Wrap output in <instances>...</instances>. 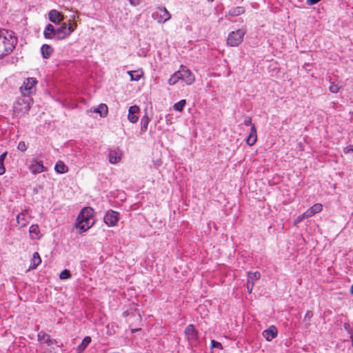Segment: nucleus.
Returning a JSON list of instances; mask_svg holds the SVG:
<instances>
[{"label": "nucleus", "mask_w": 353, "mask_h": 353, "mask_svg": "<svg viewBox=\"0 0 353 353\" xmlns=\"http://www.w3.org/2000/svg\"><path fill=\"white\" fill-rule=\"evenodd\" d=\"M54 170L57 173L59 174H63L68 171V167L61 161H59L57 162L54 166Z\"/></svg>", "instance_id": "nucleus-24"}, {"label": "nucleus", "mask_w": 353, "mask_h": 353, "mask_svg": "<svg viewBox=\"0 0 353 353\" xmlns=\"http://www.w3.org/2000/svg\"><path fill=\"white\" fill-rule=\"evenodd\" d=\"M184 333L189 344L191 346L196 345L198 343V332L192 324H190L185 327Z\"/></svg>", "instance_id": "nucleus-8"}, {"label": "nucleus", "mask_w": 353, "mask_h": 353, "mask_svg": "<svg viewBox=\"0 0 353 353\" xmlns=\"http://www.w3.org/2000/svg\"><path fill=\"white\" fill-rule=\"evenodd\" d=\"M17 149L20 151L25 152L27 150V146L24 141H20L17 145Z\"/></svg>", "instance_id": "nucleus-36"}, {"label": "nucleus", "mask_w": 353, "mask_h": 353, "mask_svg": "<svg viewBox=\"0 0 353 353\" xmlns=\"http://www.w3.org/2000/svg\"><path fill=\"white\" fill-rule=\"evenodd\" d=\"M94 112L99 113L101 117H105L108 112V106L104 103H101L94 110Z\"/></svg>", "instance_id": "nucleus-25"}, {"label": "nucleus", "mask_w": 353, "mask_h": 353, "mask_svg": "<svg viewBox=\"0 0 353 353\" xmlns=\"http://www.w3.org/2000/svg\"><path fill=\"white\" fill-rule=\"evenodd\" d=\"M29 232L32 239H39L41 237L40 230L37 225H32L30 227Z\"/></svg>", "instance_id": "nucleus-23"}, {"label": "nucleus", "mask_w": 353, "mask_h": 353, "mask_svg": "<svg viewBox=\"0 0 353 353\" xmlns=\"http://www.w3.org/2000/svg\"><path fill=\"white\" fill-rule=\"evenodd\" d=\"M75 26H72L71 24L67 25L65 23H63L61 27L56 28L55 32V38L57 40L64 39L74 31Z\"/></svg>", "instance_id": "nucleus-6"}, {"label": "nucleus", "mask_w": 353, "mask_h": 353, "mask_svg": "<svg viewBox=\"0 0 353 353\" xmlns=\"http://www.w3.org/2000/svg\"><path fill=\"white\" fill-rule=\"evenodd\" d=\"M128 74L130 77L131 81H139L141 78V75L139 74H134L133 71H128Z\"/></svg>", "instance_id": "nucleus-33"}, {"label": "nucleus", "mask_w": 353, "mask_h": 353, "mask_svg": "<svg viewBox=\"0 0 353 353\" xmlns=\"http://www.w3.org/2000/svg\"><path fill=\"white\" fill-rule=\"evenodd\" d=\"M314 215L311 208L307 210L304 213L302 214V216H305L306 219Z\"/></svg>", "instance_id": "nucleus-35"}, {"label": "nucleus", "mask_w": 353, "mask_h": 353, "mask_svg": "<svg viewBox=\"0 0 353 353\" xmlns=\"http://www.w3.org/2000/svg\"><path fill=\"white\" fill-rule=\"evenodd\" d=\"M351 339H352V346H353V334L351 336Z\"/></svg>", "instance_id": "nucleus-47"}, {"label": "nucleus", "mask_w": 353, "mask_h": 353, "mask_svg": "<svg viewBox=\"0 0 353 353\" xmlns=\"http://www.w3.org/2000/svg\"><path fill=\"white\" fill-rule=\"evenodd\" d=\"M256 129L254 125H252L250 131L249 137L246 140V143L248 145L252 146L256 143Z\"/></svg>", "instance_id": "nucleus-18"}, {"label": "nucleus", "mask_w": 353, "mask_h": 353, "mask_svg": "<svg viewBox=\"0 0 353 353\" xmlns=\"http://www.w3.org/2000/svg\"><path fill=\"white\" fill-rule=\"evenodd\" d=\"M185 104H186V101L185 99H182L180 101H179L178 103H176L173 105V108L176 111L181 112V111H182L183 110Z\"/></svg>", "instance_id": "nucleus-30"}, {"label": "nucleus", "mask_w": 353, "mask_h": 353, "mask_svg": "<svg viewBox=\"0 0 353 353\" xmlns=\"http://www.w3.org/2000/svg\"><path fill=\"white\" fill-rule=\"evenodd\" d=\"M343 152L345 154H348L350 152H353V145H350L344 148Z\"/></svg>", "instance_id": "nucleus-39"}, {"label": "nucleus", "mask_w": 353, "mask_h": 353, "mask_svg": "<svg viewBox=\"0 0 353 353\" xmlns=\"http://www.w3.org/2000/svg\"><path fill=\"white\" fill-rule=\"evenodd\" d=\"M277 329L274 325H271L268 329L265 330L262 334L263 336L268 341H271L277 336Z\"/></svg>", "instance_id": "nucleus-15"}, {"label": "nucleus", "mask_w": 353, "mask_h": 353, "mask_svg": "<svg viewBox=\"0 0 353 353\" xmlns=\"http://www.w3.org/2000/svg\"><path fill=\"white\" fill-rule=\"evenodd\" d=\"M17 43L12 31L0 29V59L12 52Z\"/></svg>", "instance_id": "nucleus-1"}, {"label": "nucleus", "mask_w": 353, "mask_h": 353, "mask_svg": "<svg viewBox=\"0 0 353 353\" xmlns=\"http://www.w3.org/2000/svg\"><path fill=\"white\" fill-rule=\"evenodd\" d=\"M211 347L212 348L217 347V348L221 349L222 345L221 343H219L216 341L212 340L211 341Z\"/></svg>", "instance_id": "nucleus-37"}, {"label": "nucleus", "mask_w": 353, "mask_h": 353, "mask_svg": "<svg viewBox=\"0 0 353 353\" xmlns=\"http://www.w3.org/2000/svg\"><path fill=\"white\" fill-rule=\"evenodd\" d=\"M56 28L52 24H48L43 31V36L46 39L55 38Z\"/></svg>", "instance_id": "nucleus-19"}, {"label": "nucleus", "mask_w": 353, "mask_h": 353, "mask_svg": "<svg viewBox=\"0 0 353 353\" xmlns=\"http://www.w3.org/2000/svg\"><path fill=\"white\" fill-rule=\"evenodd\" d=\"M244 12H245L244 8L241 7V6H239V7H236V8H233L230 9L228 11V14L229 16H232V17H236V16H239V15L243 14Z\"/></svg>", "instance_id": "nucleus-26"}, {"label": "nucleus", "mask_w": 353, "mask_h": 353, "mask_svg": "<svg viewBox=\"0 0 353 353\" xmlns=\"http://www.w3.org/2000/svg\"><path fill=\"white\" fill-rule=\"evenodd\" d=\"M30 170L33 174H39L46 171V168L43 165V161H33L30 165Z\"/></svg>", "instance_id": "nucleus-16"}, {"label": "nucleus", "mask_w": 353, "mask_h": 353, "mask_svg": "<svg viewBox=\"0 0 353 353\" xmlns=\"http://www.w3.org/2000/svg\"><path fill=\"white\" fill-rule=\"evenodd\" d=\"M91 341L92 339L90 336H85L81 341V344L77 347V353H83Z\"/></svg>", "instance_id": "nucleus-21"}, {"label": "nucleus", "mask_w": 353, "mask_h": 353, "mask_svg": "<svg viewBox=\"0 0 353 353\" xmlns=\"http://www.w3.org/2000/svg\"><path fill=\"white\" fill-rule=\"evenodd\" d=\"M94 210L90 207L83 208L79 214L75 223L76 228L85 232L94 224Z\"/></svg>", "instance_id": "nucleus-2"}, {"label": "nucleus", "mask_w": 353, "mask_h": 353, "mask_svg": "<svg viewBox=\"0 0 353 353\" xmlns=\"http://www.w3.org/2000/svg\"><path fill=\"white\" fill-rule=\"evenodd\" d=\"M41 52L44 59H48L53 52V48L48 44H43L41 48Z\"/></svg>", "instance_id": "nucleus-22"}, {"label": "nucleus", "mask_w": 353, "mask_h": 353, "mask_svg": "<svg viewBox=\"0 0 353 353\" xmlns=\"http://www.w3.org/2000/svg\"><path fill=\"white\" fill-rule=\"evenodd\" d=\"M41 263V259L38 252H34L30 260L29 270H34Z\"/></svg>", "instance_id": "nucleus-20"}, {"label": "nucleus", "mask_w": 353, "mask_h": 353, "mask_svg": "<svg viewBox=\"0 0 353 353\" xmlns=\"http://www.w3.org/2000/svg\"><path fill=\"white\" fill-rule=\"evenodd\" d=\"M119 219V214L114 210H108L106 212L103 221L109 227L115 226Z\"/></svg>", "instance_id": "nucleus-9"}, {"label": "nucleus", "mask_w": 353, "mask_h": 353, "mask_svg": "<svg viewBox=\"0 0 353 353\" xmlns=\"http://www.w3.org/2000/svg\"><path fill=\"white\" fill-rule=\"evenodd\" d=\"M261 278V273L259 272H248L247 278V290L249 293H251L254 285V282Z\"/></svg>", "instance_id": "nucleus-11"}, {"label": "nucleus", "mask_w": 353, "mask_h": 353, "mask_svg": "<svg viewBox=\"0 0 353 353\" xmlns=\"http://www.w3.org/2000/svg\"><path fill=\"white\" fill-rule=\"evenodd\" d=\"M245 34L246 30L244 28H240L236 30L232 31L229 33L227 39L228 45L232 47H236L239 46L242 43Z\"/></svg>", "instance_id": "nucleus-4"}, {"label": "nucleus", "mask_w": 353, "mask_h": 353, "mask_svg": "<svg viewBox=\"0 0 353 353\" xmlns=\"http://www.w3.org/2000/svg\"><path fill=\"white\" fill-rule=\"evenodd\" d=\"M313 212L315 214L316 213H319L320 212L322 209H323V206L321 203H316L314 205H313L312 207H311Z\"/></svg>", "instance_id": "nucleus-32"}, {"label": "nucleus", "mask_w": 353, "mask_h": 353, "mask_svg": "<svg viewBox=\"0 0 353 353\" xmlns=\"http://www.w3.org/2000/svg\"><path fill=\"white\" fill-rule=\"evenodd\" d=\"M71 277L70 272L68 270H63L59 274V279L61 280L67 279Z\"/></svg>", "instance_id": "nucleus-31"}, {"label": "nucleus", "mask_w": 353, "mask_h": 353, "mask_svg": "<svg viewBox=\"0 0 353 353\" xmlns=\"http://www.w3.org/2000/svg\"><path fill=\"white\" fill-rule=\"evenodd\" d=\"M6 172L4 167V162L0 161V175H2Z\"/></svg>", "instance_id": "nucleus-41"}, {"label": "nucleus", "mask_w": 353, "mask_h": 353, "mask_svg": "<svg viewBox=\"0 0 353 353\" xmlns=\"http://www.w3.org/2000/svg\"><path fill=\"white\" fill-rule=\"evenodd\" d=\"M150 118L147 114H145L141 121V133H143L147 130Z\"/></svg>", "instance_id": "nucleus-27"}, {"label": "nucleus", "mask_w": 353, "mask_h": 353, "mask_svg": "<svg viewBox=\"0 0 353 353\" xmlns=\"http://www.w3.org/2000/svg\"><path fill=\"white\" fill-rule=\"evenodd\" d=\"M26 214V211H24L19 214L17 216V221L19 224H21V227H24L26 225L25 221Z\"/></svg>", "instance_id": "nucleus-29"}, {"label": "nucleus", "mask_w": 353, "mask_h": 353, "mask_svg": "<svg viewBox=\"0 0 353 353\" xmlns=\"http://www.w3.org/2000/svg\"><path fill=\"white\" fill-rule=\"evenodd\" d=\"M140 111V108L137 105L130 106L128 110V119L130 122L132 123H135L137 122L139 119V113Z\"/></svg>", "instance_id": "nucleus-14"}, {"label": "nucleus", "mask_w": 353, "mask_h": 353, "mask_svg": "<svg viewBox=\"0 0 353 353\" xmlns=\"http://www.w3.org/2000/svg\"><path fill=\"white\" fill-rule=\"evenodd\" d=\"M321 0H306V3L308 6H313L321 1Z\"/></svg>", "instance_id": "nucleus-40"}, {"label": "nucleus", "mask_w": 353, "mask_h": 353, "mask_svg": "<svg viewBox=\"0 0 353 353\" xmlns=\"http://www.w3.org/2000/svg\"><path fill=\"white\" fill-rule=\"evenodd\" d=\"M180 75H181V74L179 72V70L175 72L170 77V78L168 80L169 85H175L179 81V80L181 79V76Z\"/></svg>", "instance_id": "nucleus-28"}, {"label": "nucleus", "mask_w": 353, "mask_h": 353, "mask_svg": "<svg viewBox=\"0 0 353 353\" xmlns=\"http://www.w3.org/2000/svg\"><path fill=\"white\" fill-rule=\"evenodd\" d=\"M312 316V312L311 311H307L304 316L305 320H310Z\"/></svg>", "instance_id": "nucleus-42"}, {"label": "nucleus", "mask_w": 353, "mask_h": 353, "mask_svg": "<svg viewBox=\"0 0 353 353\" xmlns=\"http://www.w3.org/2000/svg\"><path fill=\"white\" fill-rule=\"evenodd\" d=\"M329 90L332 93H337L339 90V86L334 83H330Z\"/></svg>", "instance_id": "nucleus-34"}, {"label": "nucleus", "mask_w": 353, "mask_h": 353, "mask_svg": "<svg viewBox=\"0 0 353 353\" xmlns=\"http://www.w3.org/2000/svg\"><path fill=\"white\" fill-rule=\"evenodd\" d=\"M37 81L35 78H28L20 87V90L23 97H28L36 92Z\"/></svg>", "instance_id": "nucleus-5"}, {"label": "nucleus", "mask_w": 353, "mask_h": 353, "mask_svg": "<svg viewBox=\"0 0 353 353\" xmlns=\"http://www.w3.org/2000/svg\"><path fill=\"white\" fill-rule=\"evenodd\" d=\"M130 5L137 6L140 3V0H128Z\"/></svg>", "instance_id": "nucleus-43"}, {"label": "nucleus", "mask_w": 353, "mask_h": 353, "mask_svg": "<svg viewBox=\"0 0 353 353\" xmlns=\"http://www.w3.org/2000/svg\"><path fill=\"white\" fill-rule=\"evenodd\" d=\"M108 157L110 163L116 164L121 160L122 152L119 149L110 150L108 154Z\"/></svg>", "instance_id": "nucleus-13"}, {"label": "nucleus", "mask_w": 353, "mask_h": 353, "mask_svg": "<svg viewBox=\"0 0 353 353\" xmlns=\"http://www.w3.org/2000/svg\"><path fill=\"white\" fill-rule=\"evenodd\" d=\"M152 17L158 23H162L170 20L171 18V14L165 8L159 7L152 13Z\"/></svg>", "instance_id": "nucleus-7"}, {"label": "nucleus", "mask_w": 353, "mask_h": 353, "mask_svg": "<svg viewBox=\"0 0 353 353\" xmlns=\"http://www.w3.org/2000/svg\"><path fill=\"white\" fill-rule=\"evenodd\" d=\"M243 123H244V125H245L247 126H249V125L252 126L253 124L252 123V119H251V117H247L245 119V120L243 121Z\"/></svg>", "instance_id": "nucleus-38"}, {"label": "nucleus", "mask_w": 353, "mask_h": 353, "mask_svg": "<svg viewBox=\"0 0 353 353\" xmlns=\"http://www.w3.org/2000/svg\"><path fill=\"white\" fill-rule=\"evenodd\" d=\"M37 339L41 344H46L48 346L57 343L55 339H51L50 336L46 332L41 331L37 335Z\"/></svg>", "instance_id": "nucleus-12"}, {"label": "nucleus", "mask_w": 353, "mask_h": 353, "mask_svg": "<svg viewBox=\"0 0 353 353\" xmlns=\"http://www.w3.org/2000/svg\"><path fill=\"white\" fill-rule=\"evenodd\" d=\"M7 154H8L7 152H5L0 155V161L4 162V160L7 156Z\"/></svg>", "instance_id": "nucleus-45"}, {"label": "nucleus", "mask_w": 353, "mask_h": 353, "mask_svg": "<svg viewBox=\"0 0 353 353\" xmlns=\"http://www.w3.org/2000/svg\"><path fill=\"white\" fill-rule=\"evenodd\" d=\"M304 219H306L305 216H302V214L299 215L295 220L294 224L299 223L302 221Z\"/></svg>", "instance_id": "nucleus-44"}, {"label": "nucleus", "mask_w": 353, "mask_h": 353, "mask_svg": "<svg viewBox=\"0 0 353 353\" xmlns=\"http://www.w3.org/2000/svg\"><path fill=\"white\" fill-rule=\"evenodd\" d=\"M49 19L53 23L57 24L63 20L62 15L56 10H52L49 12Z\"/></svg>", "instance_id": "nucleus-17"}, {"label": "nucleus", "mask_w": 353, "mask_h": 353, "mask_svg": "<svg viewBox=\"0 0 353 353\" xmlns=\"http://www.w3.org/2000/svg\"><path fill=\"white\" fill-rule=\"evenodd\" d=\"M350 293H351L352 294H353V283H352V286H351V288H350Z\"/></svg>", "instance_id": "nucleus-46"}, {"label": "nucleus", "mask_w": 353, "mask_h": 353, "mask_svg": "<svg viewBox=\"0 0 353 353\" xmlns=\"http://www.w3.org/2000/svg\"><path fill=\"white\" fill-rule=\"evenodd\" d=\"M32 102V99L30 97L18 99L14 105L13 114L18 117L25 115L30 110Z\"/></svg>", "instance_id": "nucleus-3"}, {"label": "nucleus", "mask_w": 353, "mask_h": 353, "mask_svg": "<svg viewBox=\"0 0 353 353\" xmlns=\"http://www.w3.org/2000/svg\"><path fill=\"white\" fill-rule=\"evenodd\" d=\"M179 71L181 74V75H180L181 79L187 85H191L194 82V75L189 69H187L183 65H181V69L179 70Z\"/></svg>", "instance_id": "nucleus-10"}]
</instances>
